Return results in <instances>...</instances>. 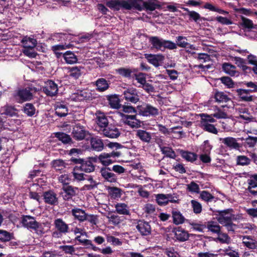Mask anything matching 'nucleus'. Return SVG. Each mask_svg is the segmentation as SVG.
Instances as JSON below:
<instances>
[{
    "instance_id": "48",
    "label": "nucleus",
    "mask_w": 257,
    "mask_h": 257,
    "mask_svg": "<svg viewBox=\"0 0 257 257\" xmlns=\"http://www.w3.org/2000/svg\"><path fill=\"white\" fill-rule=\"evenodd\" d=\"M55 136L63 143H68L71 141L70 136L63 133H57Z\"/></svg>"
},
{
    "instance_id": "39",
    "label": "nucleus",
    "mask_w": 257,
    "mask_h": 257,
    "mask_svg": "<svg viewBox=\"0 0 257 257\" xmlns=\"http://www.w3.org/2000/svg\"><path fill=\"white\" fill-rule=\"evenodd\" d=\"M63 57L67 63L73 64L77 61L75 54L71 51H67L63 54Z\"/></svg>"
},
{
    "instance_id": "41",
    "label": "nucleus",
    "mask_w": 257,
    "mask_h": 257,
    "mask_svg": "<svg viewBox=\"0 0 257 257\" xmlns=\"http://www.w3.org/2000/svg\"><path fill=\"white\" fill-rule=\"evenodd\" d=\"M247 190L254 196L257 195V182L252 179H248Z\"/></svg>"
},
{
    "instance_id": "47",
    "label": "nucleus",
    "mask_w": 257,
    "mask_h": 257,
    "mask_svg": "<svg viewBox=\"0 0 257 257\" xmlns=\"http://www.w3.org/2000/svg\"><path fill=\"white\" fill-rule=\"evenodd\" d=\"M157 126L158 127V130L164 135H170L171 133H175V132L174 131L175 129H177L180 127L179 126H177L172 127L170 130H168V128H166L165 126L161 124H158L157 125Z\"/></svg>"
},
{
    "instance_id": "50",
    "label": "nucleus",
    "mask_w": 257,
    "mask_h": 257,
    "mask_svg": "<svg viewBox=\"0 0 257 257\" xmlns=\"http://www.w3.org/2000/svg\"><path fill=\"white\" fill-rule=\"evenodd\" d=\"M200 198L204 201L209 202L212 201L214 196L208 192L203 191L200 193Z\"/></svg>"
},
{
    "instance_id": "9",
    "label": "nucleus",
    "mask_w": 257,
    "mask_h": 257,
    "mask_svg": "<svg viewBox=\"0 0 257 257\" xmlns=\"http://www.w3.org/2000/svg\"><path fill=\"white\" fill-rule=\"evenodd\" d=\"M72 161L76 164H80L78 168L82 171L90 173L94 170V166L90 160H84L81 159H73Z\"/></svg>"
},
{
    "instance_id": "26",
    "label": "nucleus",
    "mask_w": 257,
    "mask_h": 257,
    "mask_svg": "<svg viewBox=\"0 0 257 257\" xmlns=\"http://www.w3.org/2000/svg\"><path fill=\"white\" fill-rule=\"evenodd\" d=\"M98 160L104 166H108L114 162V160L112 158V156L110 153H103L101 154L98 157Z\"/></svg>"
},
{
    "instance_id": "44",
    "label": "nucleus",
    "mask_w": 257,
    "mask_h": 257,
    "mask_svg": "<svg viewBox=\"0 0 257 257\" xmlns=\"http://www.w3.org/2000/svg\"><path fill=\"white\" fill-rule=\"evenodd\" d=\"M143 210L147 215L153 216L155 214L156 207L153 204L147 203L144 205Z\"/></svg>"
},
{
    "instance_id": "12",
    "label": "nucleus",
    "mask_w": 257,
    "mask_h": 257,
    "mask_svg": "<svg viewBox=\"0 0 257 257\" xmlns=\"http://www.w3.org/2000/svg\"><path fill=\"white\" fill-rule=\"evenodd\" d=\"M72 135L75 139L82 140L85 137L86 132L82 125L79 124H76L73 127Z\"/></svg>"
},
{
    "instance_id": "22",
    "label": "nucleus",
    "mask_w": 257,
    "mask_h": 257,
    "mask_svg": "<svg viewBox=\"0 0 257 257\" xmlns=\"http://www.w3.org/2000/svg\"><path fill=\"white\" fill-rule=\"evenodd\" d=\"M136 136L142 142L147 143H149L152 139L151 133L143 130H137Z\"/></svg>"
},
{
    "instance_id": "24",
    "label": "nucleus",
    "mask_w": 257,
    "mask_h": 257,
    "mask_svg": "<svg viewBox=\"0 0 257 257\" xmlns=\"http://www.w3.org/2000/svg\"><path fill=\"white\" fill-rule=\"evenodd\" d=\"M89 97V93L85 91H79L71 94L70 99L74 101H80Z\"/></svg>"
},
{
    "instance_id": "59",
    "label": "nucleus",
    "mask_w": 257,
    "mask_h": 257,
    "mask_svg": "<svg viewBox=\"0 0 257 257\" xmlns=\"http://www.w3.org/2000/svg\"><path fill=\"white\" fill-rule=\"evenodd\" d=\"M80 169L78 168V166H76L74 169V171L73 172V176L75 179L77 181H82L84 180V174L82 173H79V170Z\"/></svg>"
},
{
    "instance_id": "4",
    "label": "nucleus",
    "mask_w": 257,
    "mask_h": 257,
    "mask_svg": "<svg viewBox=\"0 0 257 257\" xmlns=\"http://www.w3.org/2000/svg\"><path fill=\"white\" fill-rule=\"evenodd\" d=\"M140 114L145 116H156L159 113V109L150 104L144 103L137 107Z\"/></svg>"
},
{
    "instance_id": "6",
    "label": "nucleus",
    "mask_w": 257,
    "mask_h": 257,
    "mask_svg": "<svg viewBox=\"0 0 257 257\" xmlns=\"http://www.w3.org/2000/svg\"><path fill=\"white\" fill-rule=\"evenodd\" d=\"M39 90V88L37 89L34 87H31L29 89L26 88L20 90L15 96V98L18 100L19 102L30 100L33 97L31 91H36Z\"/></svg>"
},
{
    "instance_id": "1",
    "label": "nucleus",
    "mask_w": 257,
    "mask_h": 257,
    "mask_svg": "<svg viewBox=\"0 0 257 257\" xmlns=\"http://www.w3.org/2000/svg\"><path fill=\"white\" fill-rule=\"evenodd\" d=\"M149 42L152 45V48L157 50L164 51L166 49L174 50L177 48L175 43L164 40L158 37L152 36L149 38Z\"/></svg>"
},
{
    "instance_id": "38",
    "label": "nucleus",
    "mask_w": 257,
    "mask_h": 257,
    "mask_svg": "<svg viewBox=\"0 0 257 257\" xmlns=\"http://www.w3.org/2000/svg\"><path fill=\"white\" fill-rule=\"evenodd\" d=\"M172 217L173 218V222L175 224H182L184 222L185 218L180 211L173 210Z\"/></svg>"
},
{
    "instance_id": "8",
    "label": "nucleus",
    "mask_w": 257,
    "mask_h": 257,
    "mask_svg": "<svg viewBox=\"0 0 257 257\" xmlns=\"http://www.w3.org/2000/svg\"><path fill=\"white\" fill-rule=\"evenodd\" d=\"M120 115L123 122L131 127L138 128L141 126V121L137 118L136 115L124 114L122 113H120Z\"/></svg>"
},
{
    "instance_id": "29",
    "label": "nucleus",
    "mask_w": 257,
    "mask_h": 257,
    "mask_svg": "<svg viewBox=\"0 0 257 257\" xmlns=\"http://www.w3.org/2000/svg\"><path fill=\"white\" fill-rule=\"evenodd\" d=\"M236 93L240 99L245 101H251L252 100V96L249 95L250 90L247 89H238Z\"/></svg>"
},
{
    "instance_id": "63",
    "label": "nucleus",
    "mask_w": 257,
    "mask_h": 257,
    "mask_svg": "<svg viewBox=\"0 0 257 257\" xmlns=\"http://www.w3.org/2000/svg\"><path fill=\"white\" fill-rule=\"evenodd\" d=\"M61 249L66 253L72 254L74 253L75 249L73 245H62L60 246Z\"/></svg>"
},
{
    "instance_id": "36",
    "label": "nucleus",
    "mask_w": 257,
    "mask_h": 257,
    "mask_svg": "<svg viewBox=\"0 0 257 257\" xmlns=\"http://www.w3.org/2000/svg\"><path fill=\"white\" fill-rule=\"evenodd\" d=\"M51 166L56 171H62L65 168L66 164L61 159L55 160L51 162Z\"/></svg>"
},
{
    "instance_id": "19",
    "label": "nucleus",
    "mask_w": 257,
    "mask_h": 257,
    "mask_svg": "<svg viewBox=\"0 0 257 257\" xmlns=\"http://www.w3.org/2000/svg\"><path fill=\"white\" fill-rule=\"evenodd\" d=\"M63 192L61 194L65 200L71 199L76 194L75 189L71 186L64 185L62 188Z\"/></svg>"
},
{
    "instance_id": "49",
    "label": "nucleus",
    "mask_w": 257,
    "mask_h": 257,
    "mask_svg": "<svg viewBox=\"0 0 257 257\" xmlns=\"http://www.w3.org/2000/svg\"><path fill=\"white\" fill-rule=\"evenodd\" d=\"M4 113L10 116H14L17 115V109L11 106H5L3 108Z\"/></svg>"
},
{
    "instance_id": "13",
    "label": "nucleus",
    "mask_w": 257,
    "mask_h": 257,
    "mask_svg": "<svg viewBox=\"0 0 257 257\" xmlns=\"http://www.w3.org/2000/svg\"><path fill=\"white\" fill-rule=\"evenodd\" d=\"M243 245L249 249L257 248V240L251 236L244 235L241 237Z\"/></svg>"
},
{
    "instance_id": "16",
    "label": "nucleus",
    "mask_w": 257,
    "mask_h": 257,
    "mask_svg": "<svg viewBox=\"0 0 257 257\" xmlns=\"http://www.w3.org/2000/svg\"><path fill=\"white\" fill-rule=\"evenodd\" d=\"M100 173L104 179L109 182L114 183L117 180L115 175L112 173L108 168H102Z\"/></svg>"
},
{
    "instance_id": "46",
    "label": "nucleus",
    "mask_w": 257,
    "mask_h": 257,
    "mask_svg": "<svg viewBox=\"0 0 257 257\" xmlns=\"http://www.w3.org/2000/svg\"><path fill=\"white\" fill-rule=\"evenodd\" d=\"M177 45L180 47L186 48L189 44L187 42V39L186 37L179 36L176 38Z\"/></svg>"
},
{
    "instance_id": "60",
    "label": "nucleus",
    "mask_w": 257,
    "mask_h": 257,
    "mask_svg": "<svg viewBox=\"0 0 257 257\" xmlns=\"http://www.w3.org/2000/svg\"><path fill=\"white\" fill-rule=\"evenodd\" d=\"M116 72L120 75L125 77H130L133 72L131 69L124 68H119L116 70Z\"/></svg>"
},
{
    "instance_id": "32",
    "label": "nucleus",
    "mask_w": 257,
    "mask_h": 257,
    "mask_svg": "<svg viewBox=\"0 0 257 257\" xmlns=\"http://www.w3.org/2000/svg\"><path fill=\"white\" fill-rule=\"evenodd\" d=\"M175 237L179 241H184L189 238V234L187 231L181 228H178L175 232Z\"/></svg>"
},
{
    "instance_id": "18",
    "label": "nucleus",
    "mask_w": 257,
    "mask_h": 257,
    "mask_svg": "<svg viewBox=\"0 0 257 257\" xmlns=\"http://www.w3.org/2000/svg\"><path fill=\"white\" fill-rule=\"evenodd\" d=\"M54 226L60 233H66L68 232L69 227L61 218H57L54 220Z\"/></svg>"
},
{
    "instance_id": "33",
    "label": "nucleus",
    "mask_w": 257,
    "mask_h": 257,
    "mask_svg": "<svg viewBox=\"0 0 257 257\" xmlns=\"http://www.w3.org/2000/svg\"><path fill=\"white\" fill-rule=\"evenodd\" d=\"M214 98L216 102L219 103L227 102L231 99L227 94L222 91H217L214 94Z\"/></svg>"
},
{
    "instance_id": "53",
    "label": "nucleus",
    "mask_w": 257,
    "mask_h": 257,
    "mask_svg": "<svg viewBox=\"0 0 257 257\" xmlns=\"http://www.w3.org/2000/svg\"><path fill=\"white\" fill-rule=\"evenodd\" d=\"M187 189L189 192L198 193L199 192L200 188L197 184L194 182H191L190 184L187 185Z\"/></svg>"
},
{
    "instance_id": "37",
    "label": "nucleus",
    "mask_w": 257,
    "mask_h": 257,
    "mask_svg": "<svg viewBox=\"0 0 257 257\" xmlns=\"http://www.w3.org/2000/svg\"><path fill=\"white\" fill-rule=\"evenodd\" d=\"M24 48H34L37 44V40L34 38L25 37L22 40Z\"/></svg>"
},
{
    "instance_id": "25",
    "label": "nucleus",
    "mask_w": 257,
    "mask_h": 257,
    "mask_svg": "<svg viewBox=\"0 0 257 257\" xmlns=\"http://www.w3.org/2000/svg\"><path fill=\"white\" fill-rule=\"evenodd\" d=\"M71 213L75 218L79 221L83 222L86 220L87 214L83 210L78 208H74L72 209Z\"/></svg>"
},
{
    "instance_id": "15",
    "label": "nucleus",
    "mask_w": 257,
    "mask_h": 257,
    "mask_svg": "<svg viewBox=\"0 0 257 257\" xmlns=\"http://www.w3.org/2000/svg\"><path fill=\"white\" fill-rule=\"evenodd\" d=\"M136 228L142 235H148L151 232V226L147 222L139 221Z\"/></svg>"
},
{
    "instance_id": "42",
    "label": "nucleus",
    "mask_w": 257,
    "mask_h": 257,
    "mask_svg": "<svg viewBox=\"0 0 257 257\" xmlns=\"http://www.w3.org/2000/svg\"><path fill=\"white\" fill-rule=\"evenodd\" d=\"M23 111L28 116H32L35 114L36 109L32 104L28 103L24 107Z\"/></svg>"
},
{
    "instance_id": "64",
    "label": "nucleus",
    "mask_w": 257,
    "mask_h": 257,
    "mask_svg": "<svg viewBox=\"0 0 257 257\" xmlns=\"http://www.w3.org/2000/svg\"><path fill=\"white\" fill-rule=\"evenodd\" d=\"M257 142V137L249 136L245 139V143L248 147H253Z\"/></svg>"
},
{
    "instance_id": "17",
    "label": "nucleus",
    "mask_w": 257,
    "mask_h": 257,
    "mask_svg": "<svg viewBox=\"0 0 257 257\" xmlns=\"http://www.w3.org/2000/svg\"><path fill=\"white\" fill-rule=\"evenodd\" d=\"M43 197L45 202L47 204L55 205L58 202L56 194L52 191L44 192Z\"/></svg>"
},
{
    "instance_id": "62",
    "label": "nucleus",
    "mask_w": 257,
    "mask_h": 257,
    "mask_svg": "<svg viewBox=\"0 0 257 257\" xmlns=\"http://www.w3.org/2000/svg\"><path fill=\"white\" fill-rule=\"evenodd\" d=\"M11 235L7 231L0 230V240L3 241H7L11 239Z\"/></svg>"
},
{
    "instance_id": "57",
    "label": "nucleus",
    "mask_w": 257,
    "mask_h": 257,
    "mask_svg": "<svg viewBox=\"0 0 257 257\" xmlns=\"http://www.w3.org/2000/svg\"><path fill=\"white\" fill-rule=\"evenodd\" d=\"M23 52L24 55L31 58H35L37 55V53L34 50V48H24Z\"/></svg>"
},
{
    "instance_id": "56",
    "label": "nucleus",
    "mask_w": 257,
    "mask_h": 257,
    "mask_svg": "<svg viewBox=\"0 0 257 257\" xmlns=\"http://www.w3.org/2000/svg\"><path fill=\"white\" fill-rule=\"evenodd\" d=\"M106 239L108 242L113 245H121L122 244V242L118 238L112 235H107Z\"/></svg>"
},
{
    "instance_id": "21",
    "label": "nucleus",
    "mask_w": 257,
    "mask_h": 257,
    "mask_svg": "<svg viewBox=\"0 0 257 257\" xmlns=\"http://www.w3.org/2000/svg\"><path fill=\"white\" fill-rule=\"evenodd\" d=\"M103 134L106 137L116 138L120 136V133L118 128L112 126L104 128L103 130Z\"/></svg>"
},
{
    "instance_id": "58",
    "label": "nucleus",
    "mask_w": 257,
    "mask_h": 257,
    "mask_svg": "<svg viewBox=\"0 0 257 257\" xmlns=\"http://www.w3.org/2000/svg\"><path fill=\"white\" fill-rule=\"evenodd\" d=\"M81 74V68L73 67L70 70V75L75 78H78Z\"/></svg>"
},
{
    "instance_id": "23",
    "label": "nucleus",
    "mask_w": 257,
    "mask_h": 257,
    "mask_svg": "<svg viewBox=\"0 0 257 257\" xmlns=\"http://www.w3.org/2000/svg\"><path fill=\"white\" fill-rule=\"evenodd\" d=\"M96 90L98 92H104L107 90L109 87L108 82L104 78L98 79L95 82Z\"/></svg>"
},
{
    "instance_id": "45",
    "label": "nucleus",
    "mask_w": 257,
    "mask_h": 257,
    "mask_svg": "<svg viewBox=\"0 0 257 257\" xmlns=\"http://www.w3.org/2000/svg\"><path fill=\"white\" fill-rule=\"evenodd\" d=\"M167 194H159L156 195V200L157 203L161 206L167 204Z\"/></svg>"
},
{
    "instance_id": "30",
    "label": "nucleus",
    "mask_w": 257,
    "mask_h": 257,
    "mask_svg": "<svg viewBox=\"0 0 257 257\" xmlns=\"http://www.w3.org/2000/svg\"><path fill=\"white\" fill-rule=\"evenodd\" d=\"M116 212L122 215H128L130 214L129 207L127 204L124 203H117L115 205Z\"/></svg>"
},
{
    "instance_id": "14",
    "label": "nucleus",
    "mask_w": 257,
    "mask_h": 257,
    "mask_svg": "<svg viewBox=\"0 0 257 257\" xmlns=\"http://www.w3.org/2000/svg\"><path fill=\"white\" fill-rule=\"evenodd\" d=\"M219 141L222 143L230 149H237L240 147L239 144L237 143L236 139L232 137H226L225 138H219Z\"/></svg>"
},
{
    "instance_id": "34",
    "label": "nucleus",
    "mask_w": 257,
    "mask_h": 257,
    "mask_svg": "<svg viewBox=\"0 0 257 257\" xmlns=\"http://www.w3.org/2000/svg\"><path fill=\"white\" fill-rule=\"evenodd\" d=\"M92 148L95 151H101L103 149V144L98 138H92L90 141Z\"/></svg>"
},
{
    "instance_id": "54",
    "label": "nucleus",
    "mask_w": 257,
    "mask_h": 257,
    "mask_svg": "<svg viewBox=\"0 0 257 257\" xmlns=\"http://www.w3.org/2000/svg\"><path fill=\"white\" fill-rule=\"evenodd\" d=\"M191 205L193 209V211L196 214L200 213L202 211V205L198 201L192 200L191 201Z\"/></svg>"
},
{
    "instance_id": "31",
    "label": "nucleus",
    "mask_w": 257,
    "mask_h": 257,
    "mask_svg": "<svg viewBox=\"0 0 257 257\" xmlns=\"http://www.w3.org/2000/svg\"><path fill=\"white\" fill-rule=\"evenodd\" d=\"M222 68L225 73L230 76H235L238 73L236 70V67L230 63H225L223 64Z\"/></svg>"
},
{
    "instance_id": "55",
    "label": "nucleus",
    "mask_w": 257,
    "mask_h": 257,
    "mask_svg": "<svg viewBox=\"0 0 257 257\" xmlns=\"http://www.w3.org/2000/svg\"><path fill=\"white\" fill-rule=\"evenodd\" d=\"M207 228L211 232L216 233H219L220 230L219 225L213 222H209L207 225Z\"/></svg>"
},
{
    "instance_id": "51",
    "label": "nucleus",
    "mask_w": 257,
    "mask_h": 257,
    "mask_svg": "<svg viewBox=\"0 0 257 257\" xmlns=\"http://www.w3.org/2000/svg\"><path fill=\"white\" fill-rule=\"evenodd\" d=\"M106 217L108 221L114 225H117L121 222L120 217L116 215L112 214L110 216H107Z\"/></svg>"
},
{
    "instance_id": "2",
    "label": "nucleus",
    "mask_w": 257,
    "mask_h": 257,
    "mask_svg": "<svg viewBox=\"0 0 257 257\" xmlns=\"http://www.w3.org/2000/svg\"><path fill=\"white\" fill-rule=\"evenodd\" d=\"M106 5L109 8L116 10L121 8L131 10L133 8H141V6L137 4L136 1L133 0H109L107 2Z\"/></svg>"
},
{
    "instance_id": "5",
    "label": "nucleus",
    "mask_w": 257,
    "mask_h": 257,
    "mask_svg": "<svg viewBox=\"0 0 257 257\" xmlns=\"http://www.w3.org/2000/svg\"><path fill=\"white\" fill-rule=\"evenodd\" d=\"M234 216L228 211H221L217 217L218 221L221 224L227 227L228 230H232V220Z\"/></svg>"
},
{
    "instance_id": "11",
    "label": "nucleus",
    "mask_w": 257,
    "mask_h": 257,
    "mask_svg": "<svg viewBox=\"0 0 257 257\" xmlns=\"http://www.w3.org/2000/svg\"><path fill=\"white\" fill-rule=\"evenodd\" d=\"M58 90L57 85L52 80H48L45 83L43 87L44 92L49 96L55 95Z\"/></svg>"
},
{
    "instance_id": "20",
    "label": "nucleus",
    "mask_w": 257,
    "mask_h": 257,
    "mask_svg": "<svg viewBox=\"0 0 257 257\" xmlns=\"http://www.w3.org/2000/svg\"><path fill=\"white\" fill-rule=\"evenodd\" d=\"M22 223L25 227L33 229L36 228L37 224L38 223L34 217L29 215L23 216Z\"/></svg>"
},
{
    "instance_id": "27",
    "label": "nucleus",
    "mask_w": 257,
    "mask_h": 257,
    "mask_svg": "<svg viewBox=\"0 0 257 257\" xmlns=\"http://www.w3.org/2000/svg\"><path fill=\"white\" fill-rule=\"evenodd\" d=\"M107 191L109 196L111 199H116L120 198L122 194V190L115 187H108Z\"/></svg>"
},
{
    "instance_id": "28",
    "label": "nucleus",
    "mask_w": 257,
    "mask_h": 257,
    "mask_svg": "<svg viewBox=\"0 0 257 257\" xmlns=\"http://www.w3.org/2000/svg\"><path fill=\"white\" fill-rule=\"evenodd\" d=\"M107 100L110 106L114 109H118L120 108L121 104H120L119 98L117 95H110L106 96Z\"/></svg>"
},
{
    "instance_id": "3",
    "label": "nucleus",
    "mask_w": 257,
    "mask_h": 257,
    "mask_svg": "<svg viewBox=\"0 0 257 257\" xmlns=\"http://www.w3.org/2000/svg\"><path fill=\"white\" fill-rule=\"evenodd\" d=\"M201 117L200 126L204 131L209 133L217 134L218 131L214 125L211 123L214 122L215 120L212 117V115H209L207 114H200Z\"/></svg>"
},
{
    "instance_id": "52",
    "label": "nucleus",
    "mask_w": 257,
    "mask_h": 257,
    "mask_svg": "<svg viewBox=\"0 0 257 257\" xmlns=\"http://www.w3.org/2000/svg\"><path fill=\"white\" fill-rule=\"evenodd\" d=\"M247 58L248 63L254 65L252 70L253 72L257 74V57L254 55H249Z\"/></svg>"
},
{
    "instance_id": "43",
    "label": "nucleus",
    "mask_w": 257,
    "mask_h": 257,
    "mask_svg": "<svg viewBox=\"0 0 257 257\" xmlns=\"http://www.w3.org/2000/svg\"><path fill=\"white\" fill-rule=\"evenodd\" d=\"M182 157L188 162H193L196 160L197 155L194 153L184 151L181 153Z\"/></svg>"
},
{
    "instance_id": "10",
    "label": "nucleus",
    "mask_w": 257,
    "mask_h": 257,
    "mask_svg": "<svg viewBox=\"0 0 257 257\" xmlns=\"http://www.w3.org/2000/svg\"><path fill=\"white\" fill-rule=\"evenodd\" d=\"M144 55L148 61L155 67L160 66L165 59L162 54H145Z\"/></svg>"
},
{
    "instance_id": "61",
    "label": "nucleus",
    "mask_w": 257,
    "mask_h": 257,
    "mask_svg": "<svg viewBox=\"0 0 257 257\" xmlns=\"http://www.w3.org/2000/svg\"><path fill=\"white\" fill-rule=\"evenodd\" d=\"M237 164L240 165H247L249 164L250 160L244 156H239L237 159Z\"/></svg>"
},
{
    "instance_id": "40",
    "label": "nucleus",
    "mask_w": 257,
    "mask_h": 257,
    "mask_svg": "<svg viewBox=\"0 0 257 257\" xmlns=\"http://www.w3.org/2000/svg\"><path fill=\"white\" fill-rule=\"evenodd\" d=\"M55 113L60 117L66 116L68 114V109L65 105L58 104L55 107Z\"/></svg>"
},
{
    "instance_id": "35",
    "label": "nucleus",
    "mask_w": 257,
    "mask_h": 257,
    "mask_svg": "<svg viewBox=\"0 0 257 257\" xmlns=\"http://www.w3.org/2000/svg\"><path fill=\"white\" fill-rule=\"evenodd\" d=\"M97 123L101 127L106 128L108 124V120L103 113H97Z\"/></svg>"
},
{
    "instance_id": "7",
    "label": "nucleus",
    "mask_w": 257,
    "mask_h": 257,
    "mask_svg": "<svg viewBox=\"0 0 257 257\" xmlns=\"http://www.w3.org/2000/svg\"><path fill=\"white\" fill-rule=\"evenodd\" d=\"M124 99L133 103H136L140 100V96L137 89L130 87L125 90L123 92Z\"/></svg>"
}]
</instances>
